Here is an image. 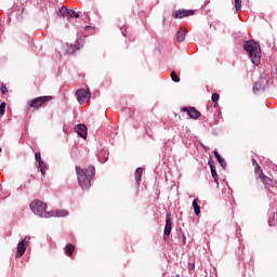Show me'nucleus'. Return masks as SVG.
Masks as SVG:
<instances>
[{"instance_id": "obj_1", "label": "nucleus", "mask_w": 277, "mask_h": 277, "mask_svg": "<svg viewBox=\"0 0 277 277\" xmlns=\"http://www.w3.org/2000/svg\"><path fill=\"white\" fill-rule=\"evenodd\" d=\"M30 210L35 215H39V217H66V215H68L67 210L64 209L48 212L47 203L38 199H35L30 202Z\"/></svg>"}, {"instance_id": "obj_2", "label": "nucleus", "mask_w": 277, "mask_h": 277, "mask_svg": "<svg viewBox=\"0 0 277 277\" xmlns=\"http://www.w3.org/2000/svg\"><path fill=\"white\" fill-rule=\"evenodd\" d=\"M94 167H88L87 170L76 167L78 183L82 189H90V181L94 179Z\"/></svg>"}, {"instance_id": "obj_3", "label": "nucleus", "mask_w": 277, "mask_h": 277, "mask_svg": "<svg viewBox=\"0 0 277 277\" xmlns=\"http://www.w3.org/2000/svg\"><path fill=\"white\" fill-rule=\"evenodd\" d=\"M243 49L251 57L252 64L259 66L261 64V45L256 41H247L243 44Z\"/></svg>"}, {"instance_id": "obj_4", "label": "nucleus", "mask_w": 277, "mask_h": 277, "mask_svg": "<svg viewBox=\"0 0 277 277\" xmlns=\"http://www.w3.org/2000/svg\"><path fill=\"white\" fill-rule=\"evenodd\" d=\"M51 96H41V97H37L35 100H31L28 105L29 107H31L32 109H39V107H42V105H44V103L51 101Z\"/></svg>"}, {"instance_id": "obj_5", "label": "nucleus", "mask_w": 277, "mask_h": 277, "mask_svg": "<svg viewBox=\"0 0 277 277\" xmlns=\"http://www.w3.org/2000/svg\"><path fill=\"white\" fill-rule=\"evenodd\" d=\"M77 101L80 103V105H83V103H88L90 101V91H87L85 89H79L76 92Z\"/></svg>"}, {"instance_id": "obj_6", "label": "nucleus", "mask_w": 277, "mask_h": 277, "mask_svg": "<svg viewBox=\"0 0 277 277\" xmlns=\"http://www.w3.org/2000/svg\"><path fill=\"white\" fill-rule=\"evenodd\" d=\"M194 10H177L173 12L174 18H187V16H194Z\"/></svg>"}, {"instance_id": "obj_7", "label": "nucleus", "mask_w": 277, "mask_h": 277, "mask_svg": "<svg viewBox=\"0 0 277 277\" xmlns=\"http://www.w3.org/2000/svg\"><path fill=\"white\" fill-rule=\"evenodd\" d=\"M75 131L80 137H82V140H85L88 137V127H85V124L80 123L76 126Z\"/></svg>"}, {"instance_id": "obj_8", "label": "nucleus", "mask_w": 277, "mask_h": 277, "mask_svg": "<svg viewBox=\"0 0 277 277\" xmlns=\"http://www.w3.org/2000/svg\"><path fill=\"white\" fill-rule=\"evenodd\" d=\"M29 241H27V238L23 239L18 245H17V255L23 256L25 252L27 251V246Z\"/></svg>"}, {"instance_id": "obj_9", "label": "nucleus", "mask_w": 277, "mask_h": 277, "mask_svg": "<svg viewBox=\"0 0 277 277\" xmlns=\"http://www.w3.org/2000/svg\"><path fill=\"white\" fill-rule=\"evenodd\" d=\"M170 233H172V219L170 217V214H167L164 233H163L164 238L170 237Z\"/></svg>"}, {"instance_id": "obj_10", "label": "nucleus", "mask_w": 277, "mask_h": 277, "mask_svg": "<svg viewBox=\"0 0 277 277\" xmlns=\"http://www.w3.org/2000/svg\"><path fill=\"white\" fill-rule=\"evenodd\" d=\"M184 111H187L188 116L190 118H193L194 120L200 118V113H198V110H196V108L184 109Z\"/></svg>"}, {"instance_id": "obj_11", "label": "nucleus", "mask_w": 277, "mask_h": 277, "mask_svg": "<svg viewBox=\"0 0 277 277\" xmlns=\"http://www.w3.org/2000/svg\"><path fill=\"white\" fill-rule=\"evenodd\" d=\"M214 156L216 157V160L220 163V166L223 168V170H226V160L222 158V156L220 155V153H217V150H214Z\"/></svg>"}, {"instance_id": "obj_12", "label": "nucleus", "mask_w": 277, "mask_h": 277, "mask_svg": "<svg viewBox=\"0 0 277 277\" xmlns=\"http://www.w3.org/2000/svg\"><path fill=\"white\" fill-rule=\"evenodd\" d=\"M185 36H187V30L185 28H180L177 31L179 42H183L185 40Z\"/></svg>"}, {"instance_id": "obj_13", "label": "nucleus", "mask_w": 277, "mask_h": 277, "mask_svg": "<svg viewBox=\"0 0 277 277\" xmlns=\"http://www.w3.org/2000/svg\"><path fill=\"white\" fill-rule=\"evenodd\" d=\"M57 16H61L62 18H68V9L66 6H62L57 12Z\"/></svg>"}, {"instance_id": "obj_14", "label": "nucleus", "mask_w": 277, "mask_h": 277, "mask_svg": "<svg viewBox=\"0 0 277 277\" xmlns=\"http://www.w3.org/2000/svg\"><path fill=\"white\" fill-rule=\"evenodd\" d=\"M76 51H79L78 45H66V53H68L69 55H72V53H75Z\"/></svg>"}, {"instance_id": "obj_15", "label": "nucleus", "mask_w": 277, "mask_h": 277, "mask_svg": "<svg viewBox=\"0 0 277 277\" xmlns=\"http://www.w3.org/2000/svg\"><path fill=\"white\" fill-rule=\"evenodd\" d=\"M143 172H144V169H142V168H138L135 171V180H136L137 185H140V181H142V173Z\"/></svg>"}, {"instance_id": "obj_16", "label": "nucleus", "mask_w": 277, "mask_h": 277, "mask_svg": "<svg viewBox=\"0 0 277 277\" xmlns=\"http://www.w3.org/2000/svg\"><path fill=\"white\" fill-rule=\"evenodd\" d=\"M193 209L195 211V215H200V206L198 205V200H193Z\"/></svg>"}, {"instance_id": "obj_17", "label": "nucleus", "mask_w": 277, "mask_h": 277, "mask_svg": "<svg viewBox=\"0 0 277 277\" xmlns=\"http://www.w3.org/2000/svg\"><path fill=\"white\" fill-rule=\"evenodd\" d=\"M38 166L42 176H44V174H47V166L44 164V161L41 160L38 162Z\"/></svg>"}, {"instance_id": "obj_18", "label": "nucleus", "mask_w": 277, "mask_h": 277, "mask_svg": "<svg viewBox=\"0 0 277 277\" xmlns=\"http://www.w3.org/2000/svg\"><path fill=\"white\" fill-rule=\"evenodd\" d=\"M260 179L266 185L272 183V179H269L265 174H263V171L260 172Z\"/></svg>"}, {"instance_id": "obj_19", "label": "nucleus", "mask_w": 277, "mask_h": 277, "mask_svg": "<svg viewBox=\"0 0 277 277\" xmlns=\"http://www.w3.org/2000/svg\"><path fill=\"white\" fill-rule=\"evenodd\" d=\"M209 166H210L211 174L215 183H217V171H215V168L213 167V164H211V161H209Z\"/></svg>"}, {"instance_id": "obj_20", "label": "nucleus", "mask_w": 277, "mask_h": 277, "mask_svg": "<svg viewBox=\"0 0 277 277\" xmlns=\"http://www.w3.org/2000/svg\"><path fill=\"white\" fill-rule=\"evenodd\" d=\"M66 254L69 256H72V253L75 252V246L72 245H67L65 248Z\"/></svg>"}, {"instance_id": "obj_21", "label": "nucleus", "mask_w": 277, "mask_h": 277, "mask_svg": "<svg viewBox=\"0 0 277 277\" xmlns=\"http://www.w3.org/2000/svg\"><path fill=\"white\" fill-rule=\"evenodd\" d=\"M67 18H79V13H77V12H75L72 10H68Z\"/></svg>"}, {"instance_id": "obj_22", "label": "nucleus", "mask_w": 277, "mask_h": 277, "mask_svg": "<svg viewBox=\"0 0 277 277\" xmlns=\"http://www.w3.org/2000/svg\"><path fill=\"white\" fill-rule=\"evenodd\" d=\"M235 2V10L237 13L241 12V0H234Z\"/></svg>"}, {"instance_id": "obj_23", "label": "nucleus", "mask_w": 277, "mask_h": 277, "mask_svg": "<svg viewBox=\"0 0 277 277\" xmlns=\"http://www.w3.org/2000/svg\"><path fill=\"white\" fill-rule=\"evenodd\" d=\"M171 79L172 81H174L175 83H179V81H181V79L179 78V76L176 75L175 71L171 72Z\"/></svg>"}, {"instance_id": "obj_24", "label": "nucleus", "mask_w": 277, "mask_h": 277, "mask_svg": "<svg viewBox=\"0 0 277 277\" xmlns=\"http://www.w3.org/2000/svg\"><path fill=\"white\" fill-rule=\"evenodd\" d=\"M253 164L255 166V174H259V176H261V167L259 166V163H256V160L253 159Z\"/></svg>"}, {"instance_id": "obj_25", "label": "nucleus", "mask_w": 277, "mask_h": 277, "mask_svg": "<svg viewBox=\"0 0 277 277\" xmlns=\"http://www.w3.org/2000/svg\"><path fill=\"white\" fill-rule=\"evenodd\" d=\"M217 101H220V94L213 93L212 94V102L214 105H217Z\"/></svg>"}, {"instance_id": "obj_26", "label": "nucleus", "mask_w": 277, "mask_h": 277, "mask_svg": "<svg viewBox=\"0 0 277 277\" xmlns=\"http://www.w3.org/2000/svg\"><path fill=\"white\" fill-rule=\"evenodd\" d=\"M5 115V102H2L0 104V116H4Z\"/></svg>"}, {"instance_id": "obj_27", "label": "nucleus", "mask_w": 277, "mask_h": 277, "mask_svg": "<svg viewBox=\"0 0 277 277\" xmlns=\"http://www.w3.org/2000/svg\"><path fill=\"white\" fill-rule=\"evenodd\" d=\"M35 159H36L37 163H39L40 161H42V157L40 156V153H36V154H35Z\"/></svg>"}, {"instance_id": "obj_28", "label": "nucleus", "mask_w": 277, "mask_h": 277, "mask_svg": "<svg viewBox=\"0 0 277 277\" xmlns=\"http://www.w3.org/2000/svg\"><path fill=\"white\" fill-rule=\"evenodd\" d=\"M259 90H261V85H259V83H255L253 85V92H259Z\"/></svg>"}, {"instance_id": "obj_29", "label": "nucleus", "mask_w": 277, "mask_h": 277, "mask_svg": "<svg viewBox=\"0 0 277 277\" xmlns=\"http://www.w3.org/2000/svg\"><path fill=\"white\" fill-rule=\"evenodd\" d=\"M1 92H2V94H5V92H8V88H5V87H1Z\"/></svg>"}, {"instance_id": "obj_30", "label": "nucleus", "mask_w": 277, "mask_h": 277, "mask_svg": "<svg viewBox=\"0 0 277 277\" xmlns=\"http://www.w3.org/2000/svg\"><path fill=\"white\" fill-rule=\"evenodd\" d=\"M194 267H195L194 264L188 265V269H194Z\"/></svg>"}]
</instances>
